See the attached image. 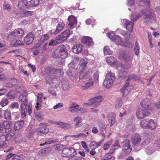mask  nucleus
<instances>
[{
  "instance_id": "obj_1",
  "label": "nucleus",
  "mask_w": 160,
  "mask_h": 160,
  "mask_svg": "<svg viewBox=\"0 0 160 160\" xmlns=\"http://www.w3.org/2000/svg\"><path fill=\"white\" fill-rule=\"evenodd\" d=\"M142 109H138L136 112V115L138 118L142 119L144 117L148 116L150 115L151 113L148 110H152V108L147 103L145 104L144 101L141 102Z\"/></svg>"
},
{
  "instance_id": "obj_2",
  "label": "nucleus",
  "mask_w": 160,
  "mask_h": 160,
  "mask_svg": "<svg viewBox=\"0 0 160 160\" xmlns=\"http://www.w3.org/2000/svg\"><path fill=\"white\" fill-rule=\"evenodd\" d=\"M115 79L114 75L111 72H108L107 74L103 85L107 88H110L112 85Z\"/></svg>"
},
{
  "instance_id": "obj_3",
  "label": "nucleus",
  "mask_w": 160,
  "mask_h": 160,
  "mask_svg": "<svg viewBox=\"0 0 160 160\" xmlns=\"http://www.w3.org/2000/svg\"><path fill=\"white\" fill-rule=\"evenodd\" d=\"M142 14L146 16L144 19V22L148 23L149 22H151L152 20L155 19L156 15L154 11L152 10H148L147 9H143L142 11Z\"/></svg>"
},
{
  "instance_id": "obj_4",
  "label": "nucleus",
  "mask_w": 160,
  "mask_h": 160,
  "mask_svg": "<svg viewBox=\"0 0 160 160\" xmlns=\"http://www.w3.org/2000/svg\"><path fill=\"white\" fill-rule=\"evenodd\" d=\"M138 78L134 74H132L128 76V78L127 81L126 83L123 87L120 90V91L122 93L123 96H125L128 95L129 92L130 88H129V83L128 80L130 79L136 80Z\"/></svg>"
},
{
  "instance_id": "obj_5",
  "label": "nucleus",
  "mask_w": 160,
  "mask_h": 160,
  "mask_svg": "<svg viewBox=\"0 0 160 160\" xmlns=\"http://www.w3.org/2000/svg\"><path fill=\"white\" fill-rule=\"evenodd\" d=\"M66 48L63 45H60L58 47L56 50L55 53L57 54L56 57L62 58H65L68 56L67 52L65 50Z\"/></svg>"
},
{
  "instance_id": "obj_6",
  "label": "nucleus",
  "mask_w": 160,
  "mask_h": 160,
  "mask_svg": "<svg viewBox=\"0 0 160 160\" xmlns=\"http://www.w3.org/2000/svg\"><path fill=\"white\" fill-rule=\"evenodd\" d=\"M102 97L98 96L91 98L90 101L91 102H88L83 104V106H87L92 105L94 107H97L98 106L101 102Z\"/></svg>"
},
{
  "instance_id": "obj_7",
  "label": "nucleus",
  "mask_w": 160,
  "mask_h": 160,
  "mask_svg": "<svg viewBox=\"0 0 160 160\" xmlns=\"http://www.w3.org/2000/svg\"><path fill=\"white\" fill-rule=\"evenodd\" d=\"M118 58L126 62L131 63L133 59V55L129 53L124 52L119 54Z\"/></svg>"
},
{
  "instance_id": "obj_8",
  "label": "nucleus",
  "mask_w": 160,
  "mask_h": 160,
  "mask_svg": "<svg viewBox=\"0 0 160 160\" xmlns=\"http://www.w3.org/2000/svg\"><path fill=\"white\" fill-rule=\"evenodd\" d=\"M88 61L86 58H82L81 60V65L80 66V69L81 70L80 72V75L79 76V79L81 80L83 79V81L84 79V77H85V75H86V73H84V70L86 67V65L87 64Z\"/></svg>"
},
{
  "instance_id": "obj_9",
  "label": "nucleus",
  "mask_w": 160,
  "mask_h": 160,
  "mask_svg": "<svg viewBox=\"0 0 160 160\" xmlns=\"http://www.w3.org/2000/svg\"><path fill=\"white\" fill-rule=\"evenodd\" d=\"M24 31L22 30L20 28L15 30L8 35V38L11 40L16 38L21 37L23 34Z\"/></svg>"
},
{
  "instance_id": "obj_10",
  "label": "nucleus",
  "mask_w": 160,
  "mask_h": 160,
  "mask_svg": "<svg viewBox=\"0 0 160 160\" xmlns=\"http://www.w3.org/2000/svg\"><path fill=\"white\" fill-rule=\"evenodd\" d=\"M12 123L8 121H5L2 122V124H1L0 127L1 133L8 132L10 131L12 129L11 126Z\"/></svg>"
},
{
  "instance_id": "obj_11",
  "label": "nucleus",
  "mask_w": 160,
  "mask_h": 160,
  "mask_svg": "<svg viewBox=\"0 0 160 160\" xmlns=\"http://www.w3.org/2000/svg\"><path fill=\"white\" fill-rule=\"evenodd\" d=\"M121 24L124 26L127 30L131 32L133 30V22L126 19H122L121 20Z\"/></svg>"
},
{
  "instance_id": "obj_12",
  "label": "nucleus",
  "mask_w": 160,
  "mask_h": 160,
  "mask_svg": "<svg viewBox=\"0 0 160 160\" xmlns=\"http://www.w3.org/2000/svg\"><path fill=\"white\" fill-rule=\"evenodd\" d=\"M67 22L68 27L70 29H72L76 26L77 22V18L74 16H69L68 18Z\"/></svg>"
},
{
  "instance_id": "obj_13",
  "label": "nucleus",
  "mask_w": 160,
  "mask_h": 160,
  "mask_svg": "<svg viewBox=\"0 0 160 160\" xmlns=\"http://www.w3.org/2000/svg\"><path fill=\"white\" fill-rule=\"evenodd\" d=\"M47 124L46 123H41L39 125V127L35 130L36 133H47L49 131V129L47 128Z\"/></svg>"
},
{
  "instance_id": "obj_14",
  "label": "nucleus",
  "mask_w": 160,
  "mask_h": 160,
  "mask_svg": "<svg viewBox=\"0 0 160 160\" xmlns=\"http://www.w3.org/2000/svg\"><path fill=\"white\" fill-rule=\"evenodd\" d=\"M106 61L111 66H114L116 68H118V67H119L118 65V67L117 66L118 63L117 59L113 57L109 56L108 57Z\"/></svg>"
},
{
  "instance_id": "obj_15",
  "label": "nucleus",
  "mask_w": 160,
  "mask_h": 160,
  "mask_svg": "<svg viewBox=\"0 0 160 160\" xmlns=\"http://www.w3.org/2000/svg\"><path fill=\"white\" fill-rule=\"evenodd\" d=\"M34 37L35 36L32 32L29 33L24 38V41L27 44H30L33 42Z\"/></svg>"
},
{
  "instance_id": "obj_16",
  "label": "nucleus",
  "mask_w": 160,
  "mask_h": 160,
  "mask_svg": "<svg viewBox=\"0 0 160 160\" xmlns=\"http://www.w3.org/2000/svg\"><path fill=\"white\" fill-rule=\"evenodd\" d=\"M132 143L135 146H138L140 145L141 139L139 135L137 133H134L132 138Z\"/></svg>"
},
{
  "instance_id": "obj_17",
  "label": "nucleus",
  "mask_w": 160,
  "mask_h": 160,
  "mask_svg": "<svg viewBox=\"0 0 160 160\" xmlns=\"http://www.w3.org/2000/svg\"><path fill=\"white\" fill-rule=\"evenodd\" d=\"M39 2V0H31L29 2H26L25 0L24 4L27 8L37 6Z\"/></svg>"
},
{
  "instance_id": "obj_18",
  "label": "nucleus",
  "mask_w": 160,
  "mask_h": 160,
  "mask_svg": "<svg viewBox=\"0 0 160 160\" xmlns=\"http://www.w3.org/2000/svg\"><path fill=\"white\" fill-rule=\"evenodd\" d=\"M122 150L124 151L126 153H128L131 151L130 148V142L128 141H126L122 143Z\"/></svg>"
},
{
  "instance_id": "obj_19",
  "label": "nucleus",
  "mask_w": 160,
  "mask_h": 160,
  "mask_svg": "<svg viewBox=\"0 0 160 160\" xmlns=\"http://www.w3.org/2000/svg\"><path fill=\"white\" fill-rule=\"evenodd\" d=\"M113 41L115 42L117 45L122 44L126 47H130V43H128L127 44V43H126V44H124L122 42V40L118 35H116L115 38L114 39Z\"/></svg>"
},
{
  "instance_id": "obj_20",
  "label": "nucleus",
  "mask_w": 160,
  "mask_h": 160,
  "mask_svg": "<svg viewBox=\"0 0 160 160\" xmlns=\"http://www.w3.org/2000/svg\"><path fill=\"white\" fill-rule=\"evenodd\" d=\"M83 119L82 117L77 116L73 119V122H75V126L76 128H79L82 125Z\"/></svg>"
},
{
  "instance_id": "obj_21",
  "label": "nucleus",
  "mask_w": 160,
  "mask_h": 160,
  "mask_svg": "<svg viewBox=\"0 0 160 160\" xmlns=\"http://www.w3.org/2000/svg\"><path fill=\"white\" fill-rule=\"evenodd\" d=\"M102 141L103 140H101L98 142L95 141L92 142L89 144V147L92 150H94L101 145Z\"/></svg>"
},
{
  "instance_id": "obj_22",
  "label": "nucleus",
  "mask_w": 160,
  "mask_h": 160,
  "mask_svg": "<svg viewBox=\"0 0 160 160\" xmlns=\"http://www.w3.org/2000/svg\"><path fill=\"white\" fill-rule=\"evenodd\" d=\"M82 42L83 43H85L89 46L92 45L94 44L91 38L88 36H86L82 38Z\"/></svg>"
},
{
  "instance_id": "obj_23",
  "label": "nucleus",
  "mask_w": 160,
  "mask_h": 160,
  "mask_svg": "<svg viewBox=\"0 0 160 160\" xmlns=\"http://www.w3.org/2000/svg\"><path fill=\"white\" fill-rule=\"evenodd\" d=\"M45 72L48 75L53 73L57 74L58 73H61L62 72V70L61 69L54 70L52 68L47 67L45 68Z\"/></svg>"
},
{
  "instance_id": "obj_24",
  "label": "nucleus",
  "mask_w": 160,
  "mask_h": 160,
  "mask_svg": "<svg viewBox=\"0 0 160 160\" xmlns=\"http://www.w3.org/2000/svg\"><path fill=\"white\" fill-rule=\"evenodd\" d=\"M64 25V23L63 22H59L56 28V30L54 31H52V33L54 34H56L63 29Z\"/></svg>"
},
{
  "instance_id": "obj_25",
  "label": "nucleus",
  "mask_w": 160,
  "mask_h": 160,
  "mask_svg": "<svg viewBox=\"0 0 160 160\" xmlns=\"http://www.w3.org/2000/svg\"><path fill=\"white\" fill-rule=\"evenodd\" d=\"M28 103H21L20 106V111L22 117L23 118L25 117L26 116L27 113L26 106Z\"/></svg>"
},
{
  "instance_id": "obj_26",
  "label": "nucleus",
  "mask_w": 160,
  "mask_h": 160,
  "mask_svg": "<svg viewBox=\"0 0 160 160\" xmlns=\"http://www.w3.org/2000/svg\"><path fill=\"white\" fill-rule=\"evenodd\" d=\"M157 123L152 119L148 120V128L154 129L157 127Z\"/></svg>"
},
{
  "instance_id": "obj_27",
  "label": "nucleus",
  "mask_w": 160,
  "mask_h": 160,
  "mask_svg": "<svg viewBox=\"0 0 160 160\" xmlns=\"http://www.w3.org/2000/svg\"><path fill=\"white\" fill-rule=\"evenodd\" d=\"M75 69L73 68H70L67 71L68 75L70 78L72 80L74 81L76 78V75L74 72Z\"/></svg>"
},
{
  "instance_id": "obj_28",
  "label": "nucleus",
  "mask_w": 160,
  "mask_h": 160,
  "mask_svg": "<svg viewBox=\"0 0 160 160\" xmlns=\"http://www.w3.org/2000/svg\"><path fill=\"white\" fill-rule=\"evenodd\" d=\"M72 49L73 52L74 53H80L82 51V46L81 44H78L74 46Z\"/></svg>"
},
{
  "instance_id": "obj_29",
  "label": "nucleus",
  "mask_w": 160,
  "mask_h": 160,
  "mask_svg": "<svg viewBox=\"0 0 160 160\" xmlns=\"http://www.w3.org/2000/svg\"><path fill=\"white\" fill-rule=\"evenodd\" d=\"M19 101L21 102L22 103H28V100L27 95L26 94H22L20 95L18 98Z\"/></svg>"
},
{
  "instance_id": "obj_30",
  "label": "nucleus",
  "mask_w": 160,
  "mask_h": 160,
  "mask_svg": "<svg viewBox=\"0 0 160 160\" xmlns=\"http://www.w3.org/2000/svg\"><path fill=\"white\" fill-rule=\"evenodd\" d=\"M108 118V121L111 123L110 126H112L116 122L115 114L112 113L109 114Z\"/></svg>"
},
{
  "instance_id": "obj_31",
  "label": "nucleus",
  "mask_w": 160,
  "mask_h": 160,
  "mask_svg": "<svg viewBox=\"0 0 160 160\" xmlns=\"http://www.w3.org/2000/svg\"><path fill=\"white\" fill-rule=\"evenodd\" d=\"M24 124V122L23 120L16 122L14 124V129L16 131L20 129L23 127Z\"/></svg>"
},
{
  "instance_id": "obj_32",
  "label": "nucleus",
  "mask_w": 160,
  "mask_h": 160,
  "mask_svg": "<svg viewBox=\"0 0 160 160\" xmlns=\"http://www.w3.org/2000/svg\"><path fill=\"white\" fill-rule=\"evenodd\" d=\"M93 84V82L92 79L90 78L87 80V82H86L85 85L82 86V88L83 89H87L92 86Z\"/></svg>"
},
{
  "instance_id": "obj_33",
  "label": "nucleus",
  "mask_w": 160,
  "mask_h": 160,
  "mask_svg": "<svg viewBox=\"0 0 160 160\" xmlns=\"http://www.w3.org/2000/svg\"><path fill=\"white\" fill-rule=\"evenodd\" d=\"M50 38V36L48 34H44L41 37L38 42V44L41 45L43 43L46 41L48 40Z\"/></svg>"
},
{
  "instance_id": "obj_34",
  "label": "nucleus",
  "mask_w": 160,
  "mask_h": 160,
  "mask_svg": "<svg viewBox=\"0 0 160 160\" xmlns=\"http://www.w3.org/2000/svg\"><path fill=\"white\" fill-rule=\"evenodd\" d=\"M98 125L100 129L102 131L105 130L107 127L106 124L103 121L99 120L98 122Z\"/></svg>"
},
{
  "instance_id": "obj_35",
  "label": "nucleus",
  "mask_w": 160,
  "mask_h": 160,
  "mask_svg": "<svg viewBox=\"0 0 160 160\" xmlns=\"http://www.w3.org/2000/svg\"><path fill=\"white\" fill-rule=\"evenodd\" d=\"M72 33V31L69 30H67L61 34L62 35L63 37L66 40L70 35Z\"/></svg>"
},
{
  "instance_id": "obj_36",
  "label": "nucleus",
  "mask_w": 160,
  "mask_h": 160,
  "mask_svg": "<svg viewBox=\"0 0 160 160\" xmlns=\"http://www.w3.org/2000/svg\"><path fill=\"white\" fill-rule=\"evenodd\" d=\"M120 34L124 37L125 38V43L128 44V38L130 37V34H128L125 31H121L120 32Z\"/></svg>"
},
{
  "instance_id": "obj_37",
  "label": "nucleus",
  "mask_w": 160,
  "mask_h": 160,
  "mask_svg": "<svg viewBox=\"0 0 160 160\" xmlns=\"http://www.w3.org/2000/svg\"><path fill=\"white\" fill-rule=\"evenodd\" d=\"M36 118L39 121H41L43 118V113L42 112H36L35 113Z\"/></svg>"
},
{
  "instance_id": "obj_38",
  "label": "nucleus",
  "mask_w": 160,
  "mask_h": 160,
  "mask_svg": "<svg viewBox=\"0 0 160 160\" xmlns=\"http://www.w3.org/2000/svg\"><path fill=\"white\" fill-rule=\"evenodd\" d=\"M4 118L6 119L11 120V112L9 110L7 109L4 112Z\"/></svg>"
},
{
  "instance_id": "obj_39",
  "label": "nucleus",
  "mask_w": 160,
  "mask_h": 160,
  "mask_svg": "<svg viewBox=\"0 0 160 160\" xmlns=\"http://www.w3.org/2000/svg\"><path fill=\"white\" fill-rule=\"evenodd\" d=\"M148 120L144 119L142 121L140 122L141 126L143 128H148Z\"/></svg>"
},
{
  "instance_id": "obj_40",
  "label": "nucleus",
  "mask_w": 160,
  "mask_h": 160,
  "mask_svg": "<svg viewBox=\"0 0 160 160\" xmlns=\"http://www.w3.org/2000/svg\"><path fill=\"white\" fill-rule=\"evenodd\" d=\"M147 154L150 155L153 153L155 151V149L152 146H148L146 149L145 150Z\"/></svg>"
},
{
  "instance_id": "obj_41",
  "label": "nucleus",
  "mask_w": 160,
  "mask_h": 160,
  "mask_svg": "<svg viewBox=\"0 0 160 160\" xmlns=\"http://www.w3.org/2000/svg\"><path fill=\"white\" fill-rule=\"evenodd\" d=\"M141 17V15L139 14H135L134 13L131 14V20L134 22Z\"/></svg>"
},
{
  "instance_id": "obj_42",
  "label": "nucleus",
  "mask_w": 160,
  "mask_h": 160,
  "mask_svg": "<svg viewBox=\"0 0 160 160\" xmlns=\"http://www.w3.org/2000/svg\"><path fill=\"white\" fill-rule=\"evenodd\" d=\"M62 88L65 90H68L70 88L69 85V84L68 82H64L63 81L62 82Z\"/></svg>"
},
{
  "instance_id": "obj_43",
  "label": "nucleus",
  "mask_w": 160,
  "mask_h": 160,
  "mask_svg": "<svg viewBox=\"0 0 160 160\" xmlns=\"http://www.w3.org/2000/svg\"><path fill=\"white\" fill-rule=\"evenodd\" d=\"M107 36L108 38H109L112 41L114 40V39L115 38V37L116 36L114 32L112 31L108 32L107 34Z\"/></svg>"
},
{
  "instance_id": "obj_44",
  "label": "nucleus",
  "mask_w": 160,
  "mask_h": 160,
  "mask_svg": "<svg viewBox=\"0 0 160 160\" xmlns=\"http://www.w3.org/2000/svg\"><path fill=\"white\" fill-rule=\"evenodd\" d=\"M11 44H12L14 47H17L22 45L23 43L20 40H17L12 41L11 42Z\"/></svg>"
},
{
  "instance_id": "obj_45",
  "label": "nucleus",
  "mask_w": 160,
  "mask_h": 160,
  "mask_svg": "<svg viewBox=\"0 0 160 160\" xmlns=\"http://www.w3.org/2000/svg\"><path fill=\"white\" fill-rule=\"evenodd\" d=\"M119 147L120 146L118 145V143L115 144L110 149L109 151V153H108L109 154H113L115 150L116 149H118Z\"/></svg>"
},
{
  "instance_id": "obj_46",
  "label": "nucleus",
  "mask_w": 160,
  "mask_h": 160,
  "mask_svg": "<svg viewBox=\"0 0 160 160\" xmlns=\"http://www.w3.org/2000/svg\"><path fill=\"white\" fill-rule=\"evenodd\" d=\"M104 52L105 54H111L112 53V51H111L109 47L105 46L103 49Z\"/></svg>"
},
{
  "instance_id": "obj_47",
  "label": "nucleus",
  "mask_w": 160,
  "mask_h": 160,
  "mask_svg": "<svg viewBox=\"0 0 160 160\" xmlns=\"http://www.w3.org/2000/svg\"><path fill=\"white\" fill-rule=\"evenodd\" d=\"M57 43H60L62 42L64 40H66L63 37L62 35L61 34L60 35L58 36L56 39Z\"/></svg>"
},
{
  "instance_id": "obj_48",
  "label": "nucleus",
  "mask_w": 160,
  "mask_h": 160,
  "mask_svg": "<svg viewBox=\"0 0 160 160\" xmlns=\"http://www.w3.org/2000/svg\"><path fill=\"white\" fill-rule=\"evenodd\" d=\"M8 103V101L6 98H3L1 100L0 104L2 107L7 105Z\"/></svg>"
},
{
  "instance_id": "obj_49",
  "label": "nucleus",
  "mask_w": 160,
  "mask_h": 160,
  "mask_svg": "<svg viewBox=\"0 0 160 160\" xmlns=\"http://www.w3.org/2000/svg\"><path fill=\"white\" fill-rule=\"evenodd\" d=\"M127 75V72L124 70L119 71L118 77L120 78H124Z\"/></svg>"
},
{
  "instance_id": "obj_50",
  "label": "nucleus",
  "mask_w": 160,
  "mask_h": 160,
  "mask_svg": "<svg viewBox=\"0 0 160 160\" xmlns=\"http://www.w3.org/2000/svg\"><path fill=\"white\" fill-rule=\"evenodd\" d=\"M139 4L141 6H143L144 5H149V0H138Z\"/></svg>"
},
{
  "instance_id": "obj_51",
  "label": "nucleus",
  "mask_w": 160,
  "mask_h": 160,
  "mask_svg": "<svg viewBox=\"0 0 160 160\" xmlns=\"http://www.w3.org/2000/svg\"><path fill=\"white\" fill-rule=\"evenodd\" d=\"M112 141H109L108 142L105 143L103 146V149L104 150H107L109 148L110 145L112 144Z\"/></svg>"
},
{
  "instance_id": "obj_52",
  "label": "nucleus",
  "mask_w": 160,
  "mask_h": 160,
  "mask_svg": "<svg viewBox=\"0 0 160 160\" xmlns=\"http://www.w3.org/2000/svg\"><path fill=\"white\" fill-rule=\"evenodd\" d=\"M134 52L136 55H138L139 53V47L137 42L135 43V47L134 48Z\"/></svg>"
},
{
  "instance_id": "obj_53",
  "label": "nucleus",
  "mask_w": 160,
  "mask_h": 160,
  "mask_svg": "<svg viewBox=\"0 0 160 160\" xmlns=\"http://www.w3.org/2000/svg\"><path fill=\"white\" fill-rule=\"evenodd\" d=\"M48 148H45L44 149H42L40 150L38 153L39 155L41 156H43L45 155L48 152L47 150Z\"/></svg>"
},
{
  "instance_id": "obj_54",
  "label": "nucleus",
  "mask_w": 160,
  "mask_h": 160,
  "mask_svg": "<svg viewBox=\"0 0 160 160\" xmlns=\"http://www.w3.org/2000/svg\"><path fill=\"white\" fill-rule=\"evenodd\" d=\"M56 140H53L51 139H49L47 140V141L43 144H40V146H42L45 144H49L53 142H56Z\"/></svg>"
},
{
  "instance_id": "obj_55",
  "label": "nucleus",
  "mask_w": 160,
  "mask_h": 160,
  "mask_svg": "<svg viewBox=\"0 0 160 160\" xmlns=\"http://www.w3.org/2000/svg\"><path fill=\"white\" fill-rule=\"evenodd\" d=\"M112 157L109 153H107L105 155L103 159L101 160H111Z\"/></svg>"
},
{
  "instance_id": "obj_56",
  "label": "nucleus",
  "mask_w": 160,
  "mask_h": 160,
  "mask_svg": "<svg viewBox=\"0 0 160 160\" xmlns=\"http://www.w3.org/2000/svg\"><path fill=\"white\" fill-rule=\"evenodd\" d=\"M23 159V156L21 154H20L12 158V160H22Z\"/></svg>"
},
{
  "instance_id": "obj_57",
  "label": "nucleus",
  "mask_w": 160,
  "mask_h": 160,
  "mask_svg": "<svg viewBox=\"0 0 160 160\" xmlns=\"http://www.w3.org/2000/svg\"><path fill=\"white\" fill-rule=\"evenodd\" d=\"M7 97L8 98L12 99H13L14 98V92L11 91L8 93L7 95Z\"/></svg>"
},
{
  "instance_id": "obj_58",
  "label": "nucleus",
  "mask_w": 160,
  "mask_h": 160,
  "mask_svg": "<svg viewBox=\"0 0 160 160\" xmlns=\"http://www.w3.org/2000/svg\"><path fill=\"white\" fill-rule=\"evenodd\" d=\"M43 97V94L42 93H38L37 96V102H41L42 99Z\"/></svg>"
},
{
  "instance_id": "obj_59",
  "label": "nucleus",
  "mask_w": 160,
  "mask_h": 160,
  "mask_svg": "<svg viewBox=\"0 0 160 160\" xmlns=\"http://www.w3.org/2000/svg\"><path fill=\"white\" fill-rule=\"evenodd\" d=\"M99 72L98 71H97L95 72L93 75V78L94 80V81L96 82H97L98 81V79L99 78Z\"/></svg>"
},
{
  "instance_id": "obj_60",
  "label": "nucleus",
  "mask_w": 160,
  "mask_h": 160,
  "mask_svg": "<svg viewBox=\"0 0 160 160\" xmlns=\"http://www.w3.org/2000/svg\"><path fill=\"white\" fill-rule=\"evenodd\" d=\"M57 44H58V43H57L56 39L55 40L54 39H52L49 43L48 45L50 46H55Z\"/></svg>"
},
{
  "instance_id": "obj_61",
  "label": "nucleus",
  "mask_w": 160,
  "mask_h": 160,
  "mask_svg": "<svg viewBox=\"0 0 160 160\" xmlns=\"http://www.w3.org/2000/svg\"><path fill=\"white\" fill-rule=\"evenodd\" d=\"M87 110L84 108L80 107H78V113H83L84 112H87Z\"/></svg>"
},
{
  "instance_id": "obj_62",
  "label": "nucleus",
  "mask_w": 160,
  "mask_h": 160,
  "mask_svg": "<svg viewBox=\"0 0 160 160\" xmlns=\"http://www.w3.org/2000/svg\"><path fill=\"white\" fill-rule=\"evenodd\" d=\"M135 4L134 0H127V5L128 7H132Z\"/></svg>"
},
{
  "instance_id": "obj_63",
  "label": "nucleus",
  "mask_w": 160,
  "mask_h": 160,
  "mask_svg": "<svg viewBox=\"0 0 160 160\" xmlns=\"http://www.w3.org/2000/svg\"><path fill=\"white\" fill-rule=\"evenodd\" d=\"M63 106V104L62 103L60 102L54 105L53 107V108L54 109H57L58 108H62Z\"/></svg>"
},
{
  "instance_id": "obj_64",
  "label": "nucleus",
  "mask_w": 160,
  "mask_h": 160,
  "mask_svg": "<svg viewBox=\"0 0 160 160\" xmlns=\"http://www.w3.org/2000/svg\"><path fill=\"white\" fill-rule=\"evenodd\" d=\"M11 107L12 108H17L18 109L19 104L17 102L12 103L11 104Z\"/></svg>"
}]
</instances>
